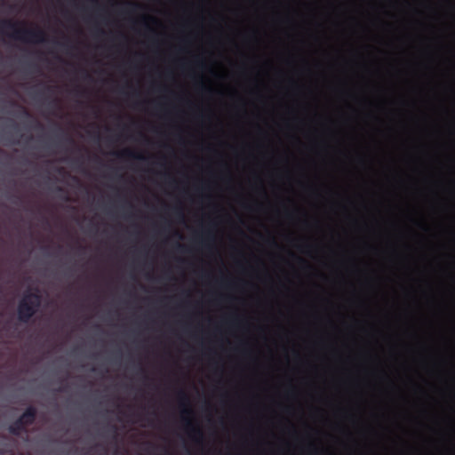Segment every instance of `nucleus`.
Segmentation results:
<instances>
[{
	"mask_svg": "<svg viewBox=\"0 0 455 455\" xmlns=\"http://www.w3.org/2000/svg\"><path fill=\"white\" fill-rule=\"evenodd\" d=\"M57 190H58V191H61V192H62V191H63V188H62L61 187H58V188H57Z\"/></svg>",
	"mask_w": 455,
	"mask_h": 455,
	"instance_id": "nucleus-13",
	"label": "nucleus"
},
{
	"mask_svg": "<svg viewBox=\"0 0 455 455\" xmlns=\"http://www.w3.org/2000/svg\"><path fill=\"white\" fill-rule=\"evenodd\" d=\"M178 398L180 401V406H182V416L185 421L186 427L189 431V435L193 438V440L196 443H200L203 439V432L201 428L197 426H195L192 420L188 418L192 415L193 411L189 407V398L187 393L184 390H180L178 392Z\"/></svg>",
	"mask_w": 455,
	"mask_h": 455,
	"instance_id": "nucleus-3",
	"label": "nucleus"
},
{
	"mask_svg": "<svg viewBox=\"0 0 455 455\" xmlns=\"http://www.w3.org/2000/svg\"><path fill=\"white\" fill-rule=\"evenodd\" d=\"M111 430L114 433V435L116 436V430H117L116 427V426H112L111 427Z\"/></svg>",
	"mask_w": 455,
	"mask_h": 455,
	"instance_id": "nucleus-9",
	"label": "nucleus"
},
{
	"mask_svg": "<svg viewBox=\"0 0 455 455\" xmlns=\"http://www.w3.org/2000/svg\"><path fill=\"white\" fill-rule=\"evenodd\" d=\"M0 33L25 43L40 44L46 42L47 39L43 29L20 28L19 23L12 20H0Z\"/></svg>",
	"mask_w": 455,
	"mask_h": 455,
	"instance_id": "nucleus-1",
	"label": "nucleus"
},
{
	"mask_svg": "<svg viewBox=\"0 0 455 455\" xmlns=\"http://www.w3.org/2000/svg\"><path fill=\"white\" fill-rule=\"evenodd\" d=\"M22 108V113L26 116H29V113L24 108Z\"/></svg>",
	"mask_w": 455,
	"mask_h": 455,
	"instance_id": "nucleus-10",
	"label": "nucleus"
},
{
	"mask_svg": "<svg viewBox=\"0 0 455 455\" xmlns=\"http://www.w3.org/2000/svg\"><path fill=\"white\" fill-rule=\"evenodd\" d=\"M127 4L132 7V12L135 11V9L140 7V5L135 3H128Z\"/></svg>",
	"mask_w": 455,
	"mask_h": 455,
	"instance_id": "nucleus-6",
	"label": "nucleus"
},
{
	"mask_svg": "<svg viewBox=\"0 0 455 455\" xmlns=\"http://www.w3.org/2000/svg\"><path fill=\"white\" fill-rule=\"evenodd\" d=\"M85 77H86V78H89V77H90V76H89V74H88L87 72H85Z\"/></svg>",
	"mask_w": 455,
	"mask_h": 455,
	"instance_id": "nucleus-14",
	"label": "nucleus"
},
{
	"mask_svg": "<svg viewBox=\"0 0 455 455\" xmlns=\"http://www.w3.org/2000/svg\"><path fill=\"white\" fill-rule=\"evenodd\" d=\"M68 142H70V143H72V144H74V143H75V142H74V140H73L71 138H69V137L68 138Z\"/></svg>",
	"mask_w": 455,
	"mask_h": 455,
	"instance_id": "nucleus-12",
	"label": "nucleus"
},
{
	"mask_svg": "<svg viewBox=\"0 0 455 455\" xmlns=\"http://www.w3.org/2000/svg\"><path fill=\"white\" fill-rule=\"evenodd\" d=\"M78 93L82 94L84 91H77Z\"/></svg>",
	"mask_w": 455,
	"mask_h": 455,
	"instance_id": "nucleus-16",
	"label": "nucleus"
},
{
	"mask_svg": "<svg viewBox=\"0 0 455 455\" xmlns=\"http://www.w3.org/2000/svg\"><path fill=\"white\" fill-rule=\"evenodd\" d=\"M36 407L28 406L22 415L9 426V433L18 436L21 432H27V427L31 426L36 421Z\"/></svg>",
	"mask_w": 455,
	"mask_h": 455,
	"instance_id": "nucleus-4",
	"label": "nucleus"
},
{
	"mask_svg": "<svg viewBox=\"0 0 455 455\" xmlns=\"http://www.w3.org/2000/svg\"><path fill=\"white\" fill-rule=\"evenodd\" d=\"M114 154L119 157L124 159H136V160H145L146 157L144 155L140 153H136L129 148H126L121 152H114Z\"/></svg>",
	"mask_w": 455,
	"mask_h": 455,
	"instance_id": "nucleus-5",
	"label": "nucleus"
},
{
	"mask_svg": "<svg viewBox=\"0 0 455 455\" xmlns=\"http://www.w3.org/2000/svg\"><path fill=\"white\" fill-rule=\"evenodd\" d=\"M177 248L180 251H183L185 249V247L180 243L177 244Z\"/></svg>",
	"mask_w": 455,
	"mask_h": 455,
	"instance_id": "nucleus-11",
	"label": "nucleus"
},
{
	"mask_svg": "<svg viewBox=\"0 0 455 455\" xmlns=\"http://www.w3.org/2000/svg\"><path fill=\"white\" fill-rule=\"evenodd\" d=\"M51 105H52V106H54V107L59 106V101H58V100H53L51 102Z\"/></svg>",
	"mask_w": 455,
	"mask_h": 455,
	"instance_id": "nucleus-8",
	"label": "nucleus"
},
{
	"mask_svg": "<svg viewBox=\"0 0 455 455\" xmlns=\"http://www.w3.org/2000/svg\"><path fill=\"white\" fill-rule=\"evenodd\" d=\"M65 200H66V201H68V200H69V197H68V196H66V197H65Z\"/></svg>",
	"mask_w": 455,
	"mask_h": 455,
	"instance_id": "nucleus-17",
	"label": "nucleus"
},
{
	"mask_svg": "<svg viewBox=\"0 0 455 455\" xmlns=\"http://www.w3.org/2000/svg\"><path fill=\"white\" fill-rule=\"evenodd\" d=\"M176 213L180 219L184 218L183 212H181L180 209H177Z\"/></svg>",
	"mask_w": 455,
	"mask_h": 455,
	"instance_id": "nucleus-7",
	"label": "nucleus"
},
{
	"mask_svg": "<svg viewBox=\"0 0 455 455\" xmlns=\"http://www.w3.org/2000/svg\"><path fill=\"white\" fill-rule=\"evenodd\" d=\"M41 305V296L38 292H27L20 300L17 307L18 319L27 323L35 315Z\"/></svg>",
	"mask_w": 455,
	"mask_h": 455,
	"instance_id": "nucleus-2",
	"label": "nucleus"
},
{
	"mask_svg": "<svg viewBox=\"0 0 455 455\" xmlns=\"http://www.w3.org/2000/svg\"><path fill=\"white\" fill-rule=\"evenodd\" d=\"M203 88H204V89H205L206 91H210V89H209V88H206V87H204V86H203Z\"/></svg>",
	"mask_w": 455,
	"mask_h": 455,
	"instance_id": "nucleus-15",
	"label": "nucleus"
}]
</instances>
